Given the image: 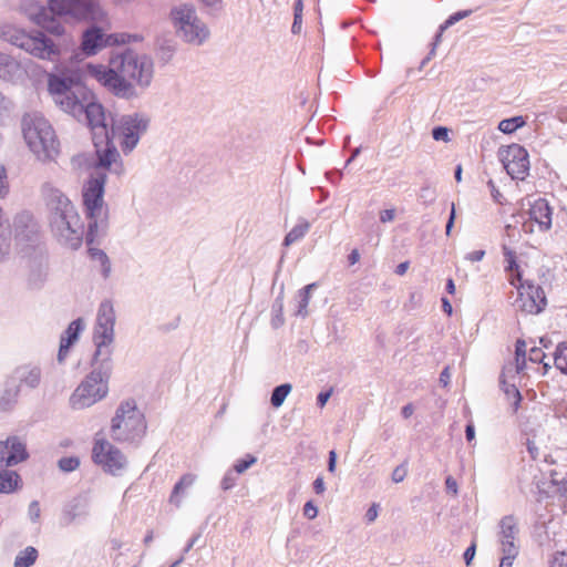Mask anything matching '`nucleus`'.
<instances>
[{
	"instance_id": "052dcab7",
	"label": "nucleus",
	"mask_w": 567,
	"mask_h": 567,
	"mask_svg": "<svg viewBox=\"0 0 567 567\" xmlns=\"http://www.w3.org/2000/svg\"><path fill=\"white\" fill-rule=\"evenodd\" d=\"M487 186L491 190V195L493 197V199L498 203V204H502V198H503V195L501 194V192L498 190V188L496 187L495 183L493 179H489L487 182Z\"/></svg>"
},
{
	"instance_id": "ea45409f",
	"label": "nucleus",
	"mask_w": 567,
	"mask_h": 567,
	"mask_svg": "<svg viewBox=\"0 0 567 567\" xmlns=\"http://www.w3.org/2000/svg\"><path fill=\"white\" fill-rule=\"evenodd\" d=\"M11 250V230L10 227L0 229V259L6 258Z\"/></svg>"
},
{
	"instance_id": "393cba45",
	"label": "nucleus",
	"mask_w": 567,
	"mask_h": 567,
	"mask_svg": "<svg viewBox=\"0 0 567 567\" xmlns=\"http://www.w3.org/2000/svg\"><path fill=\"white\" fill-rule=\"evenodd\" d=\"M499 542L502 545L501 550L507 551L508 548L518 549V547L514 543L515 536L518 533V528L514 516L508 515L503 517L499 522Z\"/></svg>"
},
{
	"instance_id": "c85d7f7f",
	"label": "nucleus",
	"mask_w": 567,
	"mask_h": 567,
	"mask_svg": "<svg viewBox=\"0 0 567 567\" xmlns=\"http://www.w3.org/2000/svg\"><path fill=\"white\" fill-rule=\"evenodd\" d=\"M16 375L21 384L33 389L40 384L41 370L38 367H21L16 370Z\"/></svg>"
},
{
	"instance_id": "4be33fe9",
	"label": "nucleus",
	"mask_w": 567,
	"mask_h": 567,
	"mask_svg": "<svg viewBox=\"0 0 567 567\" xmlns=\"http://www.w3.org/2000/svg\"><path fill=\"white\" fill-rule=\"evenodd\" d=\"M28 456L25 444L18 437H8L0 442V468L14 466Z\"/></svg>"
},
{
	"instance_id": "f704fd0d",
	"label": "nucleus",
	"mask_w": 567,
	"mask_h": 567,
	"mask_svg": "<svg viewBox=\"0 0 567 567\" xmlns=\"http://www.w3.org/2000/svg\"><path fill=\"white\" fill-rule=\"evenodd\" d=\"M292 385L290 383H281L277 386H275L271 391L270 395V404L272 408L278 409L280 408L288 394L291 392Z\"/></svg>"
},
{
	"instance_id": "20e7f679",
	"label": "nucleus",
	"mask_w": 567,
	"mask_h": 567,
	"mask_svg": "<svg viewBox=\"0 0 567 567\" xmlns=\"http://www.w3.org/2000/svg\"><path fill=\"white\" fill-rule=\"evenodd\" d=\"M94 173L91 179L86 183L83 188V203L86 209L89 221L87 241L93 243L94 238L105 230L107 225V210L104 205V184L105 174L103 171L109 169L115 174L121 173V163L118 162L117 172L114 169V165L100 166L99 158L94 163Z\"/></svg>"
},
{
	"instance_id": "4468645a",
	"label": "nucleus",
	"mask_w": 567,
	"mask_h": 567,
	"mask_svg": "<svg viewBox=\"0 0 567 567\" xmlns=\"http://www.w3.org/2000/svg\"><path fill=\"white\" fill-rule=\"evenodd\" d=\"M93 462L104 472L120 475L127 466V460L123 453L104 439H96L92 449Z\"/></svg>"
},
{
	"instance_id": "338daca9",
	"label": "nucleus",
	"mask_w": 567,
	"mask_h": 567,
	"mask_svg": "<svg viewBox=\"0 0 567 567\" xmlns=\"http://www.w3.org/2000/svg\"><path fill=\"white\" fill-rule=\"evenodd\" d=\"M395 217V210L394 209H384L380 212V221L381 223H388L392 221Z\"/></svg>"
},
{
	"instance_id": "c756f323",
	"label": "nucleus",
	"mask_w": 567,
	"mask_h": 567,
	"mask_svg": "<svg viewBox=\"0 0 567 567\" xmlns=\"http://www.w3.org/2000/svg\"><path fill=\"white\" fill-rule=\"evenodd\" d=\"M499 388L505 393L508 400L513 399L512 409L516 413L523 401V395L518 388L514 383H508L505 379V370H503L499 377Z\"/></svg>"
},
{
	"instance_id": "0eeeda50",
	"label": "nucleus",
	"mask_w": 567,
	"mask_h": 567,
	"mask_svg": "<svg viewBox=\"0 0 567 567\" xmlns=\"http://www.w3.org/2000/svg\"><path fill=\"white\" fill-rule=\"evenodd\" d=\"M115 311L113 305L105 300L97 310L96 321L93 330V342L95 344L94 362H111L114 341Z\"/></svg>"
},
{
	"instance_id": "4d7b16f0",
	"label": "nucleus",
	"mask_w": 567,
	"mask_h": 567,
	"mask_svg": "<svg viewBox=\"0 0 567 567\" xmlns=\"http://www.w3.org/2000/svg\"><path fill=\"white\" fill-rule=\"evenodd\" d=\"M40 513H41V509H40L39 503L37 501L31 502L29 505V508H28V515H29L30 519L32 522L38 520L40 517Z\"/></svg>"
},
{
	"instance_id": "5701e85b",
	"label": "nucleus",
	"mask_w": 567,
	"mask_h": 567,
	"mask_svg": "<svg viewBox=\"0 0 567 567\" xmlns=\"http://www.w3.org/2000/svg\"><path fill=\"white\" fill-rule=\"evenodd\" d=\"M24 78L25 70L21 63L11 55L0 52V80L16 84Z\"/></svg>"
},
{
	"instance_id": "bb28decb",
	"label": "nucleus",
	"mask_w": 567,
	"mask_h": 567,
	"mask_svg": "<svg viewBox=\"0 0 567 567\" xmlns=\"http://www.w3.org/2000/svg\"><path fill=\"white\" fill-rule=\"evenodd\" d=\"M557 473L551 472L550 473V488H554L553 491L545 488V484L540 485L537 484V491L540 494V496L544 497H564L567 499V476L563 477L561 480H558L556 477Z\"/></svg>"
},
{
	"instance_id": "49530a36",
	"label": "nucleus",
	"mask_w": 567,
	"mask_h": 567,
	"mask_svg": "<svg viewBox=\"0 0 567 567\" xmlns=\"http://www.w3.org/2000/svg\"><path fill=\"white\" fill-rule=\"evenodd\" d=\"M90 255L93 259L101 262L104 274H107L110 270V266H109V258L105 255V252L100 249L90 248Z\"/></svg>"
},
{
	"instance_id": "c9c22d12",
	"label": "nucleus",
	"mask_w": 567,
	"mask_h": 567,
	"mask_svg": "<svg viewBox=\"0 0 567 567\" xmlns=\"http://www.w3.org/2000/svg\"><path fill=\"white\" fill-rule=\"evenodd\" d=\"M37 558L38 550L32 546H28L17 555L14 567H30L35 563Z\"/></svg>"
},
{
	"instance_id": "7c9ffc66",
	"label": "nucleus",
	"mask_w": 567,
	"mask_h": 567,
	"mask_svg": "<svg viewBox=\"0 0 567 567\" xmlns=\"http://www.w3.org/2000/svg\"><path fill=\"white\" fill-rule=\"evenodd\" d=\"M318 288L317 282H311L298 291V308L296 310V316L298 317H307L308 316V305L311 298V293Z\"/></svg>"
},
{
	"instance_id": "2eb2a0df",
	"label": "nucleus",
	"mask_w": 567,
	"mask_h": 567,
	"mask_svg": "<svg viewBox=\"0 0 567 567\" xmlns=\"http://www.w3.org/2000/svg\"><path fill=\"white\" fill-rule=\"evenodd\" d=\"M529 208L526 212L514 215L523 220L522 229L525 233H534V225L537 224L540 231H547L551 227L553 209L545 198H537L534 203L528 200Z\"/></svg>"
},
{
	"instance_id": "412c9836",
	"label": "nucleus",
	"mask_w": 567,
	"mask_h": 567,
	"mask_svg": "<svg viewBox=\"0 0 567 567\" xmlns=\"http://www.w3.org/2000/svg\"><path fill=\"white\" fill-rule=\"evenodd\" d=\"M29 17L33 23L53 35L61 37L65 34V27L61 23L60 17L51 12L50 6L48 8L34 7L30 10Z\"/></svg>"
},
{
	"instance_id": "7ed1b4c3",
	"label": "nucleus",
	"mask_w": 567,
	"mask_h": 567,
	"mask_svg": "<svg viewBox=\"0 0 567 567\" xmlns=\"http://www.w3.org/2000/svg\"><path fill=\"white\" fill-rule=\"evenodd\" d=\"M21 132L29 151L42 163L54 161L60 144L50 122L40 113L31 112L21 120Z\"/></svg>"
},
{
	"instance_id": "39448f33",
	"label": "nucleus",
	"mask_w": 567,
	"mask_h": 567,
	"mask_svg": "<svg viewBox=\"0 0 567 567\" xmlns=\"http://www.w3.org/2000/svg\"><path fill=\"white\" fill-rule=\"evenodd\" d=\"M95 368L84 380L75 388L69 399V404L73 410H83L90 408L106 396L109 392L107 380L111 370V362L101 364L95 363Z\"/></svg>"
},
{
	"instance_id": "0e129e2a",
	"label": "nucleus",
	"mask_w": 567,
	"mask_h": 567,
	"mask_svg": "<svg viewBox=\"0 0 567 567\" xmlns=\"http://www.w3.org/2000/svg\"><path fill=\"white\" fill-rule=\"evenodd\" d=\"M313 492L317 495H322L326 491V485L322 476H318L312 483Z\"/></svg>"
},
{
	"instance_id": "6e6552de",
	"label": "nucleus",
	"mask_w": 567,
	"mask_h": 567,
	"mask_svg": "<svg viewBox=\"0 0 567 567\" xmlns=\"http://www.w3.org/2000/svg\"><path fill=\"white\" fill-rule=\"evenodd\" d=\"M6 41L16 45L35 58L55 61L61 54V49L41 31L27 33L23 30L9 28L3 32Z\"/></svg>"
},
{
	"instance_id": "79ce46f5",
	"label": "nucleus",
	"mask_w": 567,
	"mask_h": 567,
	"mask_svg": "<svg viewBox=\"0 0 567 567\" xmlns=\"http://www.w3.org/2000/svg\"><path fill=\"white\" fill-rule=\"evenodd\" d=\"M257 462V457L251 454H246L245 457L239 458L234 464V471L237 474L245 473L250 466H252Z\"/></svg>"
},
{
	"instance_id": "5fc2aeb1",
	"label": "nucleus",
	"mask_w": 567,
	"mask_h": 567,
	"mask_svg": "<svg viewBox=\"0 0 567 567\" xmlns=\"http://www.w3.org/2000/svg\"><path fill=\"white\" fill-rule=\"evenodd\" d=\"M476 554V543L473 540L471 545L465 549L463 554V559L466 566H470Z\"/></svg>"
},
{
	"instance_id": "c03bdc74",
	"label": "nucleus",
	"mask_w": 567,
	"mask_h": 567,
	"mask_svg": "<svg viewBox=\"0 0 567 567\" xmlns=\"http://www.w3.org/2000/svg\"><path fill=\"white\" fill-rule=\"evenodd\" d=\"M545 358H546V355L540 348L533 347L529 350V353H528L529 361H532L534 363H543L544 369L547 370V369H550V364L548 362L544 361Z\"/></svg>"
},
{
	"instance_id": "de8ad7c7",
	"label": "nucleus",
	"mask_w": 567,
	"mask_h": 567,
	"mask_svg": "<svg viewBox=\"0 0 567 567\" xmlns=\"http://www.w3.org/2000/svg\"><path fill=\"white\" fill-rule=\"evenodd\" d=\"M143 65H144V89L146 86L150 85L151 83V80L153 78V73H154V70H153V66H154V63H153V60L148 56H146L144 54V62H143Z\"/></svg>"
},
{
	"instance_id": "aec40b11",
	"label": "nucleus",
	"mask_w": 567,
	"mask_h": 567,
	"mask_svg": "<svg viewBox=\"0 0 567 567\" xmlns=\"http://www.w3.org/2000/svg\"><path fill=\"white\" fill-rule=\"evenodd\" d=\"M87 73L96 79L100 83L112 89L117 95L128 96L132 92V87L128 83H123L120 75L115 72V69L110 65L87 64Z\"/></svg>"
},
{
	"instance_id": "cd10ccee",
	"label": "nucleus",
	"mask_w": 567,
	"mask_h": 567,
	"mask_svg": "<svg viewBox=\"0 0 567 567\" xmlns=\"http://www.w3.org/2000/svg\"><path fill=\"white\" fill-rule=\"evenodd\" d=\"M196 481V475L192 473L184 474L178 482L173 487V491L169 496V503L179 507L182 504L183 497L186 495V492Z\"/></svg>"
},
{
	"instance_id": "f8f14e48",
	"label": "nucleus",
	"mask_w": 567,
	"mask_h": 567,
	"mask_svg": "<svg viewBox=\"0 0 567 567\" xmlns=\"http://www.w3.org/2000/svg\"><path fill=\"white\" fill-rule=\"evenodd\" d=\"M13 234L20 254L41 248L39 225L29 212H21L14 216Z\"/></svg>"
},
{
	"instance_id": "a211bd4d",
	"label": "nucleus",
	"mask_w": 567,
	"mask_h": 567,
	"mask_svg": "<svg viewBox=\"0 0 567 567\" xmlns=\"http://www.w3.org/2000/svg\"><path fill=\"white\" fill-rule=\"evenodd\" d=\"M27 260V280L32 289H39L43 286L48 278V261L42 249H35L21 254Z\"/></svg>"
},
{
	"instance_id": "2f4dec72",
	"label": "nucleus",
	"mask_w": 567,
	"mask_h": 567,
	"mask_svg": "<svg viewBox=\"0 0 567 567\" xmlns=\"http://www.w3.org/2000/svg\"><path fill=\"white\" fill-rule=\"evenodd\" d=\"M21 478L14 471L0 472V493L9 494L20 488Z\"/></svg>"
},
{
	"instance_id": "09e8293b",
	"label": "nucleus",
	"mask_w": 567,
	"mask_h": 567,
	"mask_svg": "<svg viewBox=\"0 0 567 567\" xmlns=\"http://www.w3.org/2000/svg\"><path fill=\"white\" fill-rule=\"evenodd\" d=\"M503 557L501 559L499 567H512L513 560L518 555V549H509L507 551H502Z\"/></svg>"
},
{
	"instance_id": "774afa93",
	"label": "nucleus",
	"mask_w": 567,
	"mask_h": 567,
	"mask_svg": "<svg viewBox=\"0 0 567 567\" xmlns=\"http://www.w3.org/2000/svg\"><path fill=\"white\" fill-rule=\"evenodd\" d=\"M485 256V250L483 249H480V250H474L472 252H468L466 255V259L470 260V261H481Z\"/></svg>"
},
{
	"instance_id": "6ab92c4d",
	"label": "nucleus",
	"mask_w": 567,
	"mask_h": 567,
	"mask_svg": "<svg viewBox=\"0 0 567 567\" xmlns=\"http://www.w3.org/2000/svg\"><path fill=\"white\" fill-rule=\"evenodd\" d=\"M110 65L115 69L123 83H127V80L140 81L142 78V64L138 61V53L131 49L112 56Z\"/></svg>"
},
{
	"instance_id": "b1692460",
	"label": "nucleus",
	"mask_w": 567,
	"mask_h": 567,
	"mask_svg": "<svg viewBox=\"0 0 567 567\" xmlns=\"http://www.w3.org/2000/svg\"><path fill=\"white\" fill-rule=\"evenodd\" d=\"M84 320L79 318L72 321L64 331L60 341L58 361L63 362L71 346L79 339L80 333L84 330Z\"/></svg>"
},
{
	"instance_id": "6e6d98bb",
	"label": "nucleus",
	"mask_w": 567,
	"mask_h": 567,
	"mask_svg": "<svg viewBox=\"0 0 567 567\" xmlns=\"http://www.w3.org/2000/svg\"><path fill=\"white\" fill-rule=\"evenodd\" d=\"M332 393H333V389L332 388L319 392L318 395H317V402H316L317 405L320 409H322L327 404L329 399L331 398Z\"/></svg>"
},
{
	"instance_id": "603ef678",
	"label": "nucleus",
	"mask_w": 567,
	"mask_h": 567,
	"mask_svg": "<svg viewBox=\"0 0 567 567\" xmlns=\"http://www.w3.org/2000/svg\"><path fill=\"white\" fill-rule=\"evenodd\" d=\"M303 515L308 519H315L318 516V507L313 503V501H308L303 505Z\"/></svg>"
},
{
	"instance_id": "9b49d317",
	"label": "nucleus",
	"mask_w": 567,
	"mask_h": 567,
	"mask_svg": "<svg viewBox=\"0 0 567 567\" xmlns=\"http://www.w3.org/2000/svg\"><path fill=\"white\" fill-rule=\"evenodd\" d=\"M142 414L134 400H126L112 419L111 435L118 442H132L140 435Z\"/></svg>"
},
{
	"instance_id": "37998d69",
	"label": "nucleus",
	"mask_w": 567,
	"mask_h": 567,
	"mask_svg": "<svg viewBox=\"0 0 567 567\" xmlns=\"http://www.w3.org/2000/svg\"><path fill=\"white\" fill-rule=\"evenodd\" d=\"M80 466V460L76 456L62 457L59 461V468L63 472H73Z\"/></svg>"
},
{
	"instance_id": "a18cd8bd",
	"label": "nucleus",
	"mask_w": 567,
	"mask_h": 567,
	"mask_svg": "<svg viewBox=\"0 0 567 567\" xmlns=\"http://www.w3.org/2000/svg\"><path fill=\"white\" fill-rule=\"evenodd\" d=\"M10 186L8 181V172L4 165H0V198H6L9 194Z\"/></svg>"
},
{
	"instance_id": "69168bd1",
	"label": "nucleus",
	"mask_w": 567,
	"mask_h": 567,
	"mask_svg": "<svg viewBox=\"0 0 567 567\" xmlns=\"http://www.w3.org/2000/svg\"><path fill=\"white\" fill-rule=\"evenodd\" d=\"M378 508H379L378 504H372L371 507L367 511L364 517H365L368 523H372V522H374L377 519V517H378Z\"/></svg>"
},
{
	"instance_id": "4c0bfd02",
	"label": "nucleus",
	"mask_w": 567,
	"mask_h": 567,
	"mask_svg": "<svg viewBox=\"0 0 567 567\" xmlns=\"http://www.w3.org/2000/svg\"><path fill=\"white\" fill-rule=\"evenodd\" d=\"M554 364L564 374H567V343L557 346L554 353Z\"/></svg>"
},
{
	"instance_id": "f3484780",
	"label": "nucleus",
	"mask_w": 567,
	"mask_h": 567,
	"mask_svg": "<svg viewBox=\"0 0 567 567\" xmlns=\"http://www.w3.org/2000/svg\"><path fill=\"white\" fill-rule=\"evenodd\" d=\"M515 288L518 291L516 302L519 303L522 311L538 315L545 310L547 298L544 289L539 285H535L532 280H524Z\"/></svg>"
},
{
	"instance_id": "a878e982",
	"label": "nucleus",
	"mask_w": 567,
	"mask_h": 567,
	"mask_svg": "<svg viewBox=\"0 0 567 567\" xmlns=\"http://www.w3.org/2000/svg\"><path fill=\"white\" fill-rule=\"evenodd\" d=\"M502 250L506 262L505 271L509 275L511 285L516 287L525 280L523 279V272L517 261L516 252L506 245H503Z\"/></svg>"
},
{
	"instance_id": "8fccbe9b",
	"label": "nucleus",
	"mask_w": 567,
	"mask_h": 567,
	"mask_svg": "<svg viewBox=\"0 0 567 567\" xmlns=\"http://www.w3.org/2000/svg\"><path fill=\"white\" fill-rule=\"evenodd\" d=\"M406 464H408V462H404V463H402V464L398 465V466L393 470V472H392V481H393L394 483H400V482H402V481L405 478V476H406V474H408V467H406Z\"/></svg>"
},
{
	"instance_id": "13d9d810",
	"label": "nucleus",
	"mask_w": 567,
	"mask_h": 567,
	"mask_svg": "<svg viewBox=\"0 0 567 567\" xmlns=\"http://www.w3.org/2000/svg\"><path fill=\"white\" fill-rule=\"evenodd\" d=\"M445 488H446L447 494H452L454 496L457 495V493H458L457 482L453 476L449 475L445 478Z\"/></svg>"
},
{
	"instance_id": "423d86ee",
	"label": "nucleus",
	"mask_w": 567,
	"mask_h": 567,
	"mask_svg": "<svg viewBox=\"0 0 567 567\" xmlns=\"http://www.w3.org/2000/svg\"><path fill=\"white\" fill-rule=\"evenodd\" d=\"M51 12L72 23H105L107 13L100 0H49Z\"/></svg>"
},
{
	"instance_id": "bf43d9fd",
	"label": "nucleus",
	"mask_w": 567,
	"mask_h": 567,
	"mask_svg": "<svg viewBox=\"0 0 567 567\" xmlns=\"http://www.w3.org/2000/svg\"><path fill=\"white\" fill-rule=\"evenodd\" d=\"M519 358H526V342L523 339L515 343V361H519Z\"/></svg>"
},
{
	"instance_id": "e433bc0d",
	"label": "nucleus",
	"mask_w": 567,
	"mask_h": 567,
	"mask_svg": "<svg viewBox=\"0 0 567 567\" xmlns=\"http://www.w3.org/2000/svg\"><path fill=\"white\" fill-rule=\"evenodd\" d=\"M526 124L523 116L504 118L498 124V130L505 134H512Z\"/></svg>"
},
{
	"instance_id": "1a4fd4ad",
	"label": "nucleus",
	"mask_w": 567,
	"mask_h": 567,
	"mask_svg": "<svg viewBox=\"0 0 567 567\" xmlns=\"http://www.w3.org/2000/svg\"><path fill=\"white\" fill-rule=\"evenodd\" d=\"M171 18L177 34L187 43L202 45L209 35L206 24L197 17L193 4H182L173 8Z\"/></svg>"
},
{
	"instance_id": "473e14b6",
	"label": "nucleus",
	"mask_w": 567,
	"mask_h": 567,
	"mask_svg": "<svg viewBox=\"0 0 567 567\" xmlns=\"http://www.w3.org/2000/svg\"><path fill=\"white\" fill-rule=\"evenodd\" d=\"M310 229V224L303 220L292 227V229L285 236L282 245L289 247L293 243L300 240L306 236Z\"/></svg>"
},
{
	"instance_id": "f03ea898",
	"label": "nucleus",
	"mask_w": 567,
	"mask_h": 567,
	"mask_svg": "<svg viewBox=\"0 0 567 567\" xmlns=\"http://www.w3.org/2000/svg\"><path fill=\"white\" fill-rule=\"evenodd\" d=\"M42 196L51 212L50 226L64 245L75 249L82 243L84 225L71 200L51 183L41 187Z\"/></svg>"
},
{
	"instance_id": "ddd939ff",
	"label": "nucleus",
	"mask_w": 567,
	"mask_h": 567,
	"mask_svg": "<svg viewBox=\"0 0 567 567\" xmlns=\"http://www.w3.org/2000/svg\"><path fill=\"white\" fill-rule=\"evenodd\" d=\"M497 156L513 179L526 178L529 172V155L524 146L516 143L503 145L498 148Z\"/></svg>"
},
{
	"instance_id": "a19ab883",
	"label": "nucleus",
	"mask_w": 567,
	"mask_h": 567,
	"mask_svg": "<svg viewBox=\"0 0 567 567\" xmlns=\"http://www.w3.org/2000/svg\"><path fill=\"white\" fill-rule=\"evenodd\" d=\"M473 13V10H460L454 13H452L443 23H442V30H447L458 21L470 17Z\"/></svg>"
},
{
	"instance_id": "9d476101",
	"label": "nucleus",
	"mask_w": 567,
	"mask_h": 567,
	"mask_svg": "<svg viewBox=\"0 0 567 567\" xmlns=\"http://www.w3.org/2000/svg\"><path fill=\"white\" fill-rule=\"evenodd\" d=\"M109 24V20L105 23H91V27L83 31L80 48L84 55L92 56L105 48L137 41V35L125 32L105 33L102 25Z\"/></svg>"
},
{
	"instance_id": "864d4df0",
	"label": "nucleus",
	"mask_w": 567,
	"mask_h": 567,
	"mask_svg": "<svg viewBox=\"0 0 567 567\" xmlns=\"http://www.w3.org/2000/svg\"><path fill=\"white\" fill-rule=\"evenodd\" d=\"M236 484V476L233 472H227L221 480L220 487L223 491L231 489Z\"/></svg>"
},
{
	"instance_id": "680f3d73",
	"label": "nucleus",
	"mask_w": 567,
	"mask_h": 567,
	"mask_svg": "<svg viewBox=\"0 0 567 567\" xmlns=\"http://www.w3.org/2000/svg\"><path fill=\"white\" fill-rule=\"evenodd\" d=\"M455 218H456L455 205L452 204L451 213H450L449 219L445 225V234L447 236L451 235V231L454 227Z\"/></svg>"
},
{
	"instance_id": "3c124183",
	"label": "nucleus",
	"mask_w": 567,
	"mask_h": 567,
	"mask_svg": "<svg viewBox=\"0 0 567 567\" xmlns=\"http://www.w3.org/2000/svg\"><path fill=\"white\" fill-rule=\"evenodd\" d=\"M449 128L445 127V126H434L432 128V137L433 140L435 141H443V142H447L450 138H449Z\"/></svg>"
},
{
	"instance_id": "58836bf2",
	"label": "nucleus",
	"mask_w": 567,
	"mask_h": 567,
	"mask_svg": "<svg viewBox=\"0 0 567 567\" xmlns=\"http://www.w3.org/2000/svg\"><path fill=\"white\" fill-rule=\"evenodd\" d=\"M175 52V43L171 40H165L157 50V58L163 63V65H165L172 60Z\"/></svg>"
},
{
	"instance_id": "f257e3e1",
	"label": "nucleus",
	"mask_w": 567,
	"mask_h": 567,
	"mask_svg": "<svg viewBox=\"0 0 567 567\" xmlns=\"http://www.w3.org/2000/svg\"><path fill=\"white\" fill-rule=\"evenodd\" d=\"M48 87L56 105L79 121L87 122L93 131L100 166L114 165L117 172L120 155L109 141L103 106L95 102L93 93L82 83L80 75L76 72L50 74Z\"/></svg>"
},
{
	"instance_id": "72a5a7b5",
	"label": "nucleus",
	"mask_w": 567,
	"mask_h": 567,
	"mask_svg": "<svg viewBox=\"0 0 567 567\" xmlns=\"http://www.w3.org/2000/svg\"><path fill=\"white\" fill-rule=\"evenodd\" d=\"M271 327L274 329H278L285 323L284 318V291L281 290L280 293L276 297V299L272 302L271 306Z\"/></svg>"
},
{
	"instance_id": "dca6fc26",
	"label": "nucleus",
	"mask_w": 567,
	"mask_h": 567,
	"mask_svg": "<svg viewBox=\"0 0 567 567\" xmlns=\"http://www.w3.org/2000/svg\"><path fill=\"white\" fill-rule=\"evenodd\" d=\"M141 123L138 114L123 115L113 123V136L120 141L123 152H131L140 141Z\"/></svg>"
},
{
	"instance_id": "e2e57ef3",
	"label": "nucleus",
	"mask_w": 567,
	"mask_h": 567,
	"mask_svg": "<svg viewBox=\"0 0 567 567\" xmlns=\"http://www.w3.org/2000/svg\"><path fill=\"white\" fill-rule=\"evenodd\" d=\"M551 567H567V554L558 553L555 555Z\"/></svg>"
}]
</instances>
